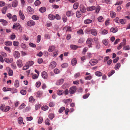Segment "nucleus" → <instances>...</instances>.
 Returning <instances> with one entry per match:
<instances>
[{
  "mask_svg": "<svg viewBox=\"0 0 130 130\" xmlns=\"http://www.w3.org/2000/svg\"><path fill=\"white\" fill-rule=\"evenodd\" d=\"M7 9V7L6 6H5L2 9V13L4 14L6 13V12Z\"/></svg>",
  "mask_w": 130,
  "mask_h": 130,
  "instance_id": "nucleus-23",
  "label": "nucleus"
},
{
  "mask_svg": "<svg viewBox=\"0 0 130 130\" xmlns=\"http://www.w3.org/2000/svg\"><path fill=\"white\" fill-rule=\"evenodd\" d=\"M77 60L76 58H74L72 59L71 61L72 64L73 66L75 65L77 63Z\"/></svg>",
  "mask_w": 130,
  "mask_h": 130,
  "instance_id": "nucleus-26",
  "label": "nucleus"
},
{
  "mask_svg": "<svg viewBox=\"0 0 130 130\" xmlns=\"http://www.w3.org/2000/svg\"><path fill=\"white\" fill-rule=\"evenodd\" d=\"M10 107L9 106H7L4 110V111L6 112L9 111L10 109Z\"/></svg>",
  "mask_w": 130,
  "mask_h": 130,
  "instance_id": "nucleus-59",
  "label": "nucleus"
},
{
  "mask_svg": "<svg viewBox=\"0 0 130 130\" xmlns=\"http://www.w3.org/2000/svg\"><path fill=\"white\" fill-rule=\"evenodd\" d=\"M34 62L33 61H30L27 62L26 63V65L27 66H28V67H29L32 66L34 64Z\"/></svg>",
  "mask_w": 130,
  "mask_h": 130,
  "instance_id": "nucleus-20",
  "label": "nucleus"
},
{
  "mask_svg": "<svg viewBox=\"0 0 130 130\" xmlns=\"http://www.w3.org/2000/svg\"><path fill=\"white\" fill-rule=\"evenodd\" d=\"M17 64L19 67H22L23 65L22 61L20 59L18 60L17 61Z\"/></svg>",
  "mask_w": 130,
  "mask_h": 130,
  "instance_id": "nucleus-14",
  "label": "nucleus"
},
{
  "mask_svg": "<svg viewBox=\"0 0 130 130\" xmlns=\"http://www.w3.org/2000/svg\"><path fill=\"white\" fill-rule=\"evenodd\" d=\"M28 12L30 14H33L34 12V10L30 6H28L27 8Z\"/></svg>",
  "mask_w": 130,
  "mask_h": 130,
  "instance_id": "nucleus-4",
  "label": "nucleus"
},
{
  "mask_svg": "<svg viewBox=\"0 0 130 130\" xmlns=\"http://www.w3.org/2000/svg\"><path fill=\"white\" fill-rule=\"evenodd\" d=\"M4 43L7 46H10L12 45V42L8 41L5 42Z\"/></svg>",
  "mask_w": 130,
  "mask_h": 130,
  "instance_id": "nucleus-24",
  "label": "nucleus"
},
{
  "mask_svg": "<svg viewBox=\"0 0 130 130\" xmlns=\"http://www.w3.org/2000/svg\"><path fill=\"white\" fill-rule=\"evenodd\" d=\"M70 47L73 50H75L78 48V46L75 45H71L70 46Z\"/></svg>",
  "mask_w": 130,
  "mask_h": 130,
  "instance_id": "nucleus-35",
  "label": "nucleus"
},
{
  "mask_svg": "<svg viewBox=\"0 0 130 130\" xmlns=\"http://www.w3.org/2000/svg\"><path fill=\"white\" fill-rule=\"evenodd\" d=\"M91 32L92 35L94 36L96 35L98 33L97 30L94 28H93L91 29Z\"/></svg>",
  "mask_w": 130,
  "mask_h": 130,
  "instance_id": "nucleus-7",
  "label": "nucleus"
},
{
  "mask_svg": "<svg viewBox=\"0 0 130 130\" xmlns=\"http://www.w3.org/2000/svg\"><path fill=\"white\" fill-rule=\"evenodd\" d=\"M5 61L8 63H10L12 62L13 61V59L12 58H10L9 59L8 58H6L5 59Z\"/></svg>",
  "mask_w": 130,
  "mask_h": 130,
  "instance_id": "nucleus-15",
  "label": "nucleus"
},
{
  "mask_svg": "<svg viewBox=\"0 0 130 130\" xmlns=\"http://www.w3.org/2000/svg\"><path fill=\"white\" fill-rule=\"evenodd\" d=\"M76 87L75 86H73L71 87L69 90V93L70 94H73L76 92Z\"/></svg>",
  "mask_w": 130,
  "mask_h": 130,
  "instance_id": "nucleus-3",
  "label": "nucleus"
},
{
  "mask_svg": "<svg viewBox=\"0 0 130 130\" xmlns=\"http://www.w3.org/2000/svg\"><path fill=\"white\" fill-rule=\"evenodd\" d=\"M41 39V37L40 35H38V36L37 39V42L39 43L40 42V40Z\"/></svg>",
  "mask_w": 130,
  "mask_h": 130,
  "instance_id": "nucleus-55",
  "label": "nucleus"
},
{
  "mask_svg": "<svg viewBox=\"0 0 130 130\" xmlns=\"http://www.w3.org/2000/svg\"><path fill=\"white\" fill-rule=\"evenodd\" d=\"M44 37L46 39H50L51 38L50 36L48 34H45L44 35Z\"/></svg>",
  "mask_w": 130,
  "mask_h": 130,
  "instance_id": "nucleus-57",
  "label": "nucleus"
},
{
  "mask_svg": "<svg viewBox=\"0 0 130 130\" xmlns=\"http://www.w3.org/2000/svg\"><path fill=\"white\" fill-rule=\"evenodd\" d=\"M78 34L79 35H83L84 33L83 30L80 29L77 32Z\"/></svg>",
  "mask_w": 130,
  "mask_h": 130,
  "instance_id": "nucleus-36",
  "label": "nucleus"
},
{
  "mask_svg": "<svg viewBox=\"0 0 130 130\" xmlns=\"http://www.w3.org/2000/svg\"><path fill=\"white\" fill-rule=\"evenodd\" d=\"M93 41V39L90 38H88L86 41V43L89 47H92V42Z\"/></svg>",
  "mask_w": 130,
  "mask_h": 130,
  "instance_id": "nucleus-1",
  "label": "nucleus"
},
{
  "mask_svg": "<svg viewBox=\"0 0 130 130\" xmlns=\"http://www.w3.org/2000/svg\"><path fill=\"white\" fill-rule=\"evenodd\" d=\"M121 66V64L120 63H118L116 64L115 67V69L117 70Z\"/></svg>",
  "mask_w": 130,
  "mask_h": 130,
  "instance_id": "nucleus-38",
  "label": "nucleus"
},
{
  "mask_svg": "<svg viewBox=\"0 0 130 130\" xmlns=\"http://www.w3.org/2000/svg\"><path fill=\"white\" fill-rule=\"evenodd\" d=\"M14 86L16 87L17 88L18 87L19 85V81L18 80H15L14 83Z\"/></svg>",
  "mask_w": 130,
  "mask_h": 130,
  "instance_id": "nucleus-33",
  "label": "nucleus"
},
{
  "mask_svg": "<svg viewBox=\"0 0 130 130\" xmlns=\"http://www.w3.org/2000/svg\"><path fill=\"white\" fill-rule=\"evenodd\" d=\"M8 75L9 76H12L13 74V71L11 69H9L8 71Z\"/></svg>",
  "mask_w": 130,
  "mask_h": 130,
  "instance_id": "nucleus-49",
  "label": "nucleus"
},
{
  "mask_svg": "<svg viewBox=\"0 0 130 130\" xmlns=\"http://www.w3.org/2000/svg\"><path fill=\"white\" fill-rule=\"evenodd\" d=\"M96 7L94 6H92L91 7H88L87 8V10L88 11H91L95 9Z\"/></svg>",
  "mask_w": 130,
  "mask_h": 130,
  "instance_id": "nucleus-22",
  "label": "nucleus"
},
{
  "mask_svg": "<svg viewBox=\"0 0 130 130\" xmlns=\"http://www.w3.org/2000/svg\"><path fill=\"white\" fill-rule=\"evenodd\" d=\"M48 17L50 20H53L55 19V16L52 14H50L48 15Z\"/></svg>",
  "mask_w": 130,
  "mask_h": 130,
  "instance_id": "nucleus-30",
  "label": "nucleus"
},
{
  "mask_svg": "<svg viewBox=\"0 0 130 130\" xmlns=\"http://www.w3.org/2000/svg\"><path fill=\"white\" fill-rule=\"evenodd\" d=\"M56 65V63L55 61H52L51 62L49 67L51 68H54Z\"/></svg>",
  "mask_w": 130,
  "mask_h": 130,
  "instance_id": "nucleus-9",
  "label": "nucleus"
},
{
  "mask_svg": "<svg viewBox=\"0 0 130 130\" xmlns=\"http://www.w3.org/2000/svg\"><path fill=\"white\" fill-rule=\"evenodd\" d=\"M54 72L55 74H58L60 73V71L58 69H55L54 70Z\"/></svg>",
  "mask_w": 130,
  "mask_h": 130,
  "instance_id": "nucleus-60",
  "label": "nucleus"
},
{
  "mask_svg": "<svg viewBox=\"0 0 130 130\" xmlns=\"http://www.w3.org/2000/svg\"><path fill=\"white\" fill-rule=\"evenodd\" d=\"M29 101L30 102H34L35 101V100L34 99L33 97L32 96L30 97L29 99Z\"/></svg>",
  "mask_w": 130,
  "mask_h": 130,
  "instance_id": "nucleus-56",
  "label": "nucleus"
},
{
  "mask_svg": "<svg viewBox=\"0 0 130 130\" xmlns=\"http://www.w3.org/2000/svg\"><path fill=\"white\" fill-rule=\"evenodd\" d=\"M39 11L42 13L46 11V8L44 7H42L40 8Z\"/></svg>",
  "mask_w": 130,
  "mask_h": 130,
  "instance_id": "nucleus-29",
  "label": "nucleus"
},
{
  "mask_svg": "<svg viewBox=\"0 0 130 130\" xmlns=\"http://www.w3.org/2000/svg\"><path fill=\"white\" fill-rule=\"evenodd\" d=\"M13 55L15 58H18L20 57V54L18 51H16L14 52Z\"/></svg>",
  "mask_w": 130,
  "mask_h": 130,
  "instance_id": "nucleus-10",
  "label": "nucleus"
},
{
  "mask_svg": "<svg viewBox=\"0 0 130 130\" xmlns=\"http://www.w3.org/2000/svg\"><path fill=\"white\" fill-rule=\"evenodd\" d=\"M21 26L19 23H14L13 26L12 28L16 30H18L20 29Z\"/></svg>",
  "mask_w": 130,
  "mask_h": 130,
  "instance_id": "nucleus-2",
  "label": "nucleus"
},
{
  "mask_svg": "<svg viewBox=\"0 0 130 130\" xmlns=\"http://www.w3.org/2000/svg\"><path fill=\"white\" fill-rule=\"evenodd\" d=\"M95 74L96 76H100L102 75V73L101 72L99 71L96 72L95 73Z\"/></svg>",
  "mask_w": 130,
  "mask_h": 130,
  "instance_id": "nucleus-43",
  "label": "nucleus"
},
{
  "mask_svg": "<svg viewBox=\"0 0 130 130\" xmlns=\"http://www.w3.org/2000/svg\"><path fill=\"white\" fill-rule=\"evenodd\" d=\"M98 21L100 22H102L104 21V19L102 16H100L98 18Z\"/></svg>",
  "mask_w": 130,
  "mask_h": 130,
  "instance_id": "nucleus-34",
  "label": "nucleus"
},
{
  "mask_svg": "<svg viewBox=\"0 0 130 130\" xmlns=\"http://www.w3.org/2000/svg\"><path fill=\"white\" fill-rule=\"evenodd\" d=\"M80 9L81 12L85 13V12L86 9L85 7L83 5H81L80 6Z\"/></svg>",
  "mask_w": 130,
  "mask_h": 130,
  "instance_id": "nucleus-8",
  "label": "nucleus"
},
{
  "mask_svg": "<svg viewBox=\"0 0 130 130\" xmlns=\"http://www.w3.org/2000/svg\"><path fill=\"white\" fill-rule=\"evenodd\" d=\"M65 108L64 107H62L60 108L59 110V112L60 113L62 112L65 109Z\"/></svg>",
  "mask_w": 130,
  "mask_h": 130,
  "instance_id": "nucleus-47",
  "label": "nucleus"
},
{
  "mask_svg": "<svg viewBox=\"0 0 130 130\" xmlns=\"http://www.w3.org/2000/svg\"><path fill=\"white\" fill-rule=\"evenodd\" d=\"M125 44V43H124L123 42L119 44V45L118 46L117 48L118 50L120 49L122 47L123 45H124Z\"/></svg>",
  "mask_w": 130,
  "mask_h": 130,
  "instance_id": "nucleus-28",
  "label": "nucleus"
},
{
  "mask_svg": "<svg viewBox=\"0 0 130 130\" xmlns=\"http://www.w3.org/2000/svg\"><path fill=\"white\" fill-rule=\"evenodd\" d=\"M100 6H98L97 8H96L95 9L96 10H95V12L96 13H98L99 12V11L100 10Z\"/></svg>",
  "mask_w": 130,
  "mask_h": 130,
  "instance_id": "nucleus-62",
  "label": "nucleus"
},
{
  "mask_svg": "<svg viewBox=\"0 0 130 130\" xmlns=\"http://www.w3.org/2000/svg\"><path fill=\"white\" fill-rule=\"evenodd\" d=\"M7 16L9 19H11L12 17V15L10 13L7 14Z\"/></svg>",
  "mask_w": 130,
  "mask_h": 130,
  "instance_id": "nucleus-64",
  "label": "nucleus"
},
{
  "mask_svg": "<svg viewBox=\"0 0 130 130\" xmlns=\"http://www.w3.org/2000/svg\"><path fill=\"white\" fill-rule=\"evenodd\" d=\"M25 107V104L24 103H23L19 107V109L20 110L24 108Z\"/></svg>",
  "mask_w": 130,
  "mask_h": 130,
  "instance_id": "nucleus-48",
  "label": "nucleus"
},
{
  "mask_svg": "<svg viewBox=\"0 0 130 130\" xmlns=\"http://www.w3.org/2000/svg\"><path fill=\"white\" fill-rule=\"evenodd\" d=\"M101 33L103 35H105L108 32V31L105 29H102L100 31Z\"/></svg>",
  "mask_w": 130,
  "mask_h": 130,
  "instance_id": "nucleus-19",
  "label": "nucleus"
},
{
  "mask_svg": "<svg viewBox=\"0 0 130 130\" xmlns=\"http://www.w3.org/2000/svg\"><path fill=\"white\" fill-rule=\"evenodd\" d=\"M20 93L22 95H25L26 94V92L25 90H22L20 91Z\"/></svg>",
  "mask_w": 130,
  "mask_h": 130,
  "instance_id": "nucleus-63",
  "label": "nucleus"
},
{
  "mask_svg": "<svg viewBox=\"0 0 130 130\" xmlns=\"http://www.w3.org/2000/svg\"><path fill=\"white\" fill-rule=\"evenodd\" d=\"M64 93V91L63 90H60L57 91V94L59 95H62Z\"/></svg>",
  "mask_w": 130,
  "mask_h": 130,
  "instance_id": "nucleus-32",
  "label": "nucleus"
},
{
  "mask_svg": "<svg viewBox=\"0 0 130 130\" xmlns=\"http://www.w3.org/2000/svg\"><path fill=\"white\" fill-rule=\"evenodd\" d=\"M88 50V48L87 47H85L83 49V51L82 52V53L83 54L85 55Z\"/></svg>",
  "mask_w": 130,
  "mask_h": 130,
  "instance_id": "nucleus-41",
  "label": "nucleus"
},
{
  "mask_svg": "<svg viewBox=\"0 0 130 130\" xmlns=\"http://www.w3.org/2000/svg\"><path fill=\"white\" fill-rule=\"evenodd\" d=\"M32 18L33 20H38L39 19V18L37 15H32Z\"/></svg>",
  "mask_w": 130,
  "mask_h": 130,
  "instance_id": "nucleus-42",
  "label": "nucleus"
},
{
  "mask_svg": "<svg viewBox=\"0 0 130 130\" xmlns=\"http://www.w3.org/2000/svg\"><path fill=\"white\" fill-rule=\"evenodd\" d=\"M118 30V28L116 27H112L110 29V31L111 32L115 33Z\"/></svg>",
  "mask_w": 130,
  "mask_h": 130,
  "instance_id": "nucleus-12",
  "label": "nucleus"
},
{
  "mask_svg": "<svg viewBox=\"0 0 130 130\" xmlns=\"http://www.w3.org/2000/svg\"><path fill=\"white\" fill-rule=\"evenodd\" d=\"M35 22L32 20L28 21L27 23V25L29 26H31L35 25Z\"/></svg>",
  "mask_w": 130,
  "mask_h": 130,
  "instance_id": "nucleus-5",
  "label": "nucleus"
},
{
  "mask_svg": "<svg viewBox=\"0 0 130 130\" xmlns=\"http://www.w3.org/2000/svg\"><path fill=\"white\" fill-rule=\"evenodd\" d=\"M72 100L71 99H69L64 100V102L66 104L69 103L70 102H72Z\"/></svg>",
  "mask_w": 130,
  "mask_h": 130,
  "instance_id": "nucleus-50",
  "label": "nucleus"
},
{
  "mask_svg": "<svg viewBox=\"0 0 130 130\" xmlns=\"http://www.w3.org/2000/svg\"><path fill=\"white\" fill-rule=\"evenodd\" d=\"M92 22V21L91 20L87 19L84 21V23L85 24H88L91 23Z\"/></svg>",
  "mask_w": 130,
  "mask_h": 130,
  "instance_id": "nucleus-16",
  "label": "nucleus"
},
{
  "mask_svg": "<svg viewBox=\"0 0 130 130\" xmlns=\"http://www.w3.org/2000/svg\"><path fill=\"white\" fill-rule=\"evenodd\" d=\"M55 48V47L54 46H50L48 50V51L50 52H52Z\"/></svg>",
  "mask_w": 130,
  "mask_h": 130,
  "instance_id": "nucleus-31",
  "label": "nucleus"
},
{
  "mask_svg": "<svg viewBox=\"0 0 130 130\" xmlns=\"http://www.w3.org/2000/svg\"><path fill=\"white\" fill-rule=\"evenodd\" d=\"M43 120V119L42 117H40L39 119L38 122V124H40L42 123Z\"/></svg>",
  "mask_w": 130,
  "mask_h": 130,
  "instance_id": "nucleus-51",
  "label": "nucleus"
},
{
  "mask_svg": "<svg viewBox=\"0 0 130 130\" xmlns=\"http://www.w3.org/2000/svg\"><path fill=\"white\" fill-rule=\"evenodd\" d=\"M19 14L20 18L22 19L23 20L25 19V16L21 10L19 11Z\"/></svg>",
  "mask_w": 130,
  "mask_h": 130,
  "instance_id": "nucleus-13",
  "label": "nucleus"
},
{
  "mask_svg": "<svg viewBox=\"0 0 130 130\" xmlns=\"http://www.w3.org/2000/svg\"><path fill=\"white\" fill-rule=\"evenodd\" d=\"M12 21L13 22L16 21L17 20V17L16 15H14L12 16Z\"/></svg>",
  "mask_w": 130,
  "mask_h": 130,
  "instance_id": "nucleus-53",
  "label": "nucleus"
},
{
  "mask_svg": "<svg viewBox=\"0 0 130 130\" xmlns=\"http://www.w3.org/2000/svg\"><path fill=\"white\" fill-rule=\"evenodd\" d=\"M126 21L125 19H121L120 20V22L122 24H125L126 22Z\"/></svg>",
  "mask_w": 130,
  "mask_h": 130,
  "instance_id": "nucleus-52",
  "label": "nucleus"
},
{
  "mask_svg": "<svg viewBox=\"0 0 130 130\" xmlns=\"http://www.w3.org/2000/svg\"><path fill=\"white\" fill-rule=\"evenodd\" d=\"M18 121L19 124H21L23 122V118L20 117L18 119Z\"/></svg>",
  "mask_w": 130,
  "mask_h": 130,
  "instance_id": "nucleus-45",
  "label": "nucleus"
},
{
  "mask_svg": "<svg viewBox=\"0 0 130 130\" xmlns=\"http://www.w3.org/2000/svg\"><path fill=\"white\" fill-rule=\"evenodd\" d=\"M73 14L74 13H73L71 11H67L66 13V14L67 15L68 17L73 15Z\"/></svg>",
  "mask_w": 130,
  "mask_h": 130,
  "instance_id": "nucleus-18",
  "label": "nucleus"
},
{
  "mask_svg": "<svg viewBox=\"0 0 130 130\" xmlns=\"http://www.w3.org/2000/svg\"><path fill=\"white\" fill-rule=\"evenodd\" d=\"M0 22L3 25H6L8 23L7 21L3 19H2L0 20Z\"/></svg>",
  "mask_w": 130,
  "mask_h": 130,
  "instance_id": "nucleus-17",
  "label": "nucleus"
},
{
  "mask_svg": "<svg viewBox=\"0 0 130 130\" xmlns=\"http://www.w3.org/2000/svg\"><path fill=\"white\" fill-rule=\"evenodd\" d=\"M110 14L111 17L112 18H114L115 16L116 13L115 12L113 11H110Z\"/></svg>",
  "mask_w": 130,
  "mask_h": 130,
  "instance_id": "nucleus-40",
  "label": "nucleus"
},
{
  "mask_svg": "<svg viewBox=\"0 0 130 130\" xmlns=\"http://www.w3.org/2000/svg\"><path fill=\"white\" fill-rule=\"evenodd\" d=\"M13 43V45L14 46H18L19 44V42L18 41H14Z\"/></svg>",
  "mask_w": 130,
  "mask_h": 130,
  "instance_id": "nucleus-58",
  "label": "nucleus"
},
{
  "mask_svg": "<svg viewBox=\"0 0 130 130\" xmlns=\"http://www.w3.org/2000/svg\"><path fill=\"white\" fill-rule=\"evenodd\" d=\"M42 93L41 91H38L36 93V96L38 97H40L42 95Z\"/></svg>",
  "mask_w": 130,
  "mask_h": 130,
  "instance_id": "nucleus-27",
  "label": "nucleus"
},
{
  "mask_svg": "<svg viewBox=\"0 0 130 130\" xmlns=\"http://www.w3.org/2000/svg\"><path fill=\"white\" fill-rule=\"evenodd\" d=\"M76 15L77 17V18H79L81 17L82 15L81 12L79 11H77L76 13Z\"/></svg>",
  "mask_w": 130,
  "mask_h": 130,
  "instance_id": "nucleus-37",
  "label": "nucleus"
},
{
  "mask_svg": "<svg viewBox=\"0 0 130 130\" xmlns=\"http://www.w3.org/2000/svg\"><path fill=\"white\" fill-rule=\"evenodd\" d=\"M18 4V1L16 0L14 1L12 3V6L13 7H16Z\"/></svg>",
  "mask_w": 130,
  "mask_h": 130,
  "instance_id": "nucleus-21",
  "label": "nucleus"
},
{
  "mask_svg": "<svg viewBox=\"0 0 130 130\" xmlns=\"http://www.w3.org/2000/svg\"><path fill=\"white\" fill-rule=\"evenodd\" d=\"M48 117L50 119L52 120L54 117V115L53 113L50 114H49Z\"/></svg>",
  "mask_w": 130,
  "mask_h": 130,
  "instance_id": "nucleus-54",
  "label": "nucleus"
},
{
  "mask_svg": "<svg viewBox=\"0 0 130 130\" xmlns=\"http://www.w3.org/2000/svg\"><path fill=\"white\" fill-rule=\"evenodd\" d=\"M41 76L44 79H46L47 78V73L45 71L41 73Z\"/></svg>",
  "mask_w": 130,
  "mask_h": 130,
  "instance_id": "nucleus-11",
  "label": "nucleus"
},
{
  "mask_svg": "<svg viewBox=\"0 0 130 130\" xmlns=\"http://www.w3.org/2000/svg\"><path fill=\"white\" fill-rule=\"evenodd\" d=\"M11 91L12 94L17 92V90L15 88H11Z\"/></svg>",
  "mask_w": 130,
  "mask_h": 130,
  "instance_id": "nucleus-39",
  "label": "nucleus"
},
{
  "mask_svg": "<svg viewBox=\"0 0 130 130\" xmlns=\"http://www.w3.org/2000/svg\"><path fill=\"white\" fill-rule=\"evenodd\" d=\"M79 5V4L77 2L75 3L73 5V8L74 9L76 10L78 8Z\"/></svg>",
  "mask_w": 130,
  "mask_h": 130,
  "instance_id": "nucleus-25",
  "label": "nucleus"
},
{
  "mask_svg": "<svg viewBox=\"0 0 130 130\" xmlns=\"http://www.w3.org/2000/svg\"><path fill=\"white\" fill-rule=\"evenodd\" d=\"M48 107L47 106L45 105L42 106L41 107V109L44 111L47 110L48 109Z\"/></svg>",
  "mask_w": 130,
  "mask_h": 130,
  "instance_id": "nucleus-46",
  "label": "nucleus"
},
{
  "mask_svg": "<svg viewBox=\"0 0 130 130\" xmlns=\"http://www.w3.org/2000/svg\"><path fill=\"white\" fill-rule=\"evenodd\" d=\"M89 62L91 65L94 66L98 63V60L95 59H93L90 60Z\"/></svg>",
  "mask_w": 130,
  "mask_h": 130,
  "instance_id": "nucleus-6",
  "label": "nucleus"
},
{
  "mask_svg": "<svg viewBox=\"0 0 130 130\" xmlns=\"http://www.w3.org/2000/svg\"><path fill=\"white\" fill-rule=\"evenodd\" d=\"M40 4L41 2L39 0H36L34 3L35 5L36 6L39 5Z\"/></svg>",
  "mask_w": 130,
  "mask_h": 130,
  "instance_id": "nucleus-44",
  "label": "nucleus"
},
{
  "mask_svg": "<svg viewBox=\"0 0 130 130\" xmlns=\"http://www.w3.org/2000/svg\"><path fill=\"white\" fill-rule=\"evenodd\" d=\"M29 45L30 46L33 47H36V45L35 44L31 42L29 43Z\"/></svg>",
  "mask_w": 130,
  "mask_h": 130,
  "instance_id": "nucleus-61",
  "label": "nucleus"
}]
</instances>
